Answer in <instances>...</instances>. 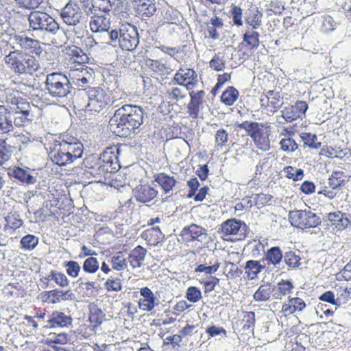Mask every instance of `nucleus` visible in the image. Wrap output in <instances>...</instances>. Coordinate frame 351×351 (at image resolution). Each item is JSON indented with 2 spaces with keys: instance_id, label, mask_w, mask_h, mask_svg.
Segmentation results:
<instances>
[{
  "instance_id": "nucleus-1",
  "label": "nucleus",
  "mask_w": 351,
  "mask_h": 351,
  "mask_svg": "<svg viewBox=\"0 0 351 351\" xmlns=\"http://www.w3.org/2000/svg\"><path fill=\"white\" fill-rule=\"evenodd\" d=\"M144 115V110L141 106L125 104L116 110L110 119V130L117 136H129L136 133L143 123Z\"/></svg>"
},
{
  "instance_id": "nucleus-2",
  "label": "nucleus",
  "mask_w": 351,
  "mask_h": 351,
  "mask_svg": "<svg viewBox=\"0 0 351 351\" xmlns=\"http://www.w3.org/2000/svg\"><path fill=\"white\" fill-rule=\"evenodd\" d=\"M49 157L58 166L77 163L84 153L83 144L75 138H59L49 143Z\"/></svg>"
},
{
  "instance_id": "nucleus-3",
  "label": "nucleus",
  "mask_w": 351,
  "mask_h": 351,
  "mask_svg": "<svg viewBox=\"0 0 351 351\" xmlns=\"http://www.w3.org/2000/svg\"><path fill=\"white\" fill-rule=\"evenodd\" d=\"M4 62L15 73L32 74L40 67L38 60L21 50L10 51L4 58Z\"/></svg>"
},
{
  "instance_id": "nucleus-4",
  "label": "nucleus",
  "mask_w": 351,
  "mask_h": 351,
  "mask_svg": "<svg viewBox=\"0 0 351 351\" xmlns=\"http://www.w3.org/2000/svg\"><path fill=\"white\" fill-rule=\"evenodd\" d=\"M45 84L48 94L58 101L69 99L71 96V82L69 77L62 73L53 72L48 74Z\"/></svg>"
},
{
  "instance_id": "nucleus-5",
  "label": "nucleus",
  "mask_w": 351,
  "mask_h": 351,
  "mask_svg": "<svg viewBox=\"0 0 351 351\" xmlns=\"http://www.w3.org/2000/svg\"><path fill=\"white\" fill-rule=\"evenodd\" d=\"M107 43H118L122 49L126 51L135 49L139 43L136 27L130 24H125L121 25L119 31L111 29L110 32L107 34Z\"/></svg>"
},
{
  "instance_id": "nucleus-6",
  "label": "nucleus",
  "mask_w": 351,
  "mask_h": 351,
  "mask_svg": "<svg viewBox=\"0 0 351 351\" xmlns=\"http://www.w3.org/2000/svg\"><path fill=\"white\" fill-rule=\"evenodd\" d=\"M114 149L118 152L117 148H106L98 158L97 168H90V173L96 179H99V182H101V178L105 177L106 173H114L120 168L117 153H115Z\"/></svg>"
},
{
  "instance_id": "nucleus-7",
  "label": "nucleus",
  "mask_w": 351,
  "mask_h": 351,
  "mask_svg": "<svg viewBox=\"0 0 351 351\" xmlns=\"http://www.w3.org/2000/svg\"><path fill=\"white\" fill-rule=\"evenodd\" d=\"M88 324H82L77 328V333L85 339L95 335L103 322L106 321V314L101 308L93 303L88 305Z\"/></svg>"
},
{
  "instance_id": "nucleus-8",
  "label": "nucleus",
  "mask_w": 351,
  "mask_h": 351,
  "mask_svg": "<svg viewBox=\"0 0 351 351\" xmlns=\"http://www.w3.org/2000/svg\"><path fill=\"white\" fill-rule=\"evenodd\" d=\"M28 21L33 31L56 34L60 28L56 20L43 12H32L28 16Z\"/></svg>"
},
{
  "instance_id": "nucleus-9",
  "label": "nucleus",
  "mask_w": 351,
  "mask_h": 351,
  "mask_svg": "<svg viewBox=\"0 0 351 351\" xmlns=\"http://www.w3.org/2000/svg\"><path fill=\"white\" fill-rule=\"evenodd\" d=\"M289 217L291 224L300 228H315L322 222L320 217L311 210L290 211Z\"/></svg>"
},
{
  "instance_id": "nucleus-10",
  "label": "nucleus",
  "mask_w": 351,
  "mask_h": 351,
  "mask_svg": "<svg viewBox=\"0 0 351 351\" xmlns=\"http://www.w3.org/2000/svg\"><path fill=\"white\" fill-rule=\"evenodd\" d=\"M71 84L84 87L94 82L95 72L90 67L84 64H77L71 67L68 73Z\"/></svg>"
},
{
  "instance_id": "nucleus-11",
  "label": "nucleus",
  "mask_w": 351,
  "mask_h": 351,
  "mask_svg": "<svg viewBox=\"0 0 351 351\" xmlns=\"http://www.w3.org/2000/svg\"><path fill=\"white\" fill-rule=\"evenodd\" d=\"M88 97L86 110L90 112H100L110 101V96L99 87L90 88L88 92Z\"/></svg>"
},
{
  "instance_id": "nucleus-12",
  "label": "nucleus",
  "mask_w": 351,
  "mask_h": 351,
  "mask_svg": "<svg viewBox=\"0 0 351 351\" xmlns=\"http://www.w3.org/2000/svg\"><path fill=\"white\" fill-rule=\"evenodd\" d=\"M60 16L66 24L73 26L84 22L85 19L80 5L71 1L61 10Z\"/></svg>"
},
{
  "instance_id": "nucleus-13",
  "label": "nucleus",
  "mask_w": 351,
  "mask_h": 351,
  "mask_svg": "<svg viewBox=\"0 0 351 351\" xmlns=\"http://www.w3.org/2000/svg\"><path fill=\"white\" fill-rule=\"evenodd\" d=\"M87 15L90 17L89 22L90 30L94 33L104 34V42L107 43V34L111 31L110 14Z\"/></svg>"
},
{
  "instance_id": "nucleus-14",
  "label": "nucleus",
  "mask_w": 351,
  "mask_h": 351,
  "mask_svg": "<svg viewBox=\"0 0 351 351\" xmlns=\"http://www.w3.org/2000/svg\"><path fill=\"white\" fill-rule=\"evenodd\" d=\"M179 237L183 242L196 240L200 243H206L208 240L207 230L194 223L184 228Z\"/></svg>"
},
{
  "instance_id": "nucleus-15",
  "label": "nucleus",
  "mask_w": 351,
  "mask_h": 351,
  "mask_svg": "<svg viewBox=\"0 0 351 351\" xmlns=\"http://www.w3.org/2000/svg\"><path fill=\"white\" fill-rule=\"evenodd\" d=\"M197 82V75L191 69H180L172 80V82L184 86L186 90H191Z\"/></svg>"
},
{
  "instance_id": "nucleus-16",
  "label": "nucleus",
  "mask_w": 351,
  "mask_h": 351,
  "mask_svg": "<svg viewBox=\"0 0 351 351\" xmlns=\"http://www.w3.org/2000/svg\"><path fill=\"white\" fill-rule=\"evenodd\" d=\"M308 109V104L304 101H298L294 105L286 107L281 111L282 117L288 123L302 117Z\"/></svg>"
},
{
  "instance_id": "nucleus-17",
  "label": "nucleus",
  "mask_w": 351,
  "mask_h": 351,
  "mask_svg": "<svg viewBox=\"0 0 351 351\" xmlns=\"http://www.w3.org/2000/svg\"><path fill=\"white\" fill-rule=\"evenodd\" d=\"M14 127H22L27 125L32 119L31 106L29 104H25L21 107L11 108Z\"/></svg>"
},
{
  "instance_id": "nucleus-18",
  "label": "nucleus",
  "mask_w": 351,
  "mask_h": 351,
  "mask_svg": "<svg viewBox=\"0 0 351 351\" xmlns=\"http://www.w3.org/2000/svg\"><path fill=\"white\" fill-rule=\"evenodd\" d=\"M73 318L62 311H53L49 315L48 327L50 328H64L72 325Z\"/></svg>"
},
{
  "instance_id": "nucleus-19",
  "label": "nucleus",
  "mask_w": 351,
  "mask_h": 351,
  "mask_svg": "<svg viewBox=\"0 0 351 351\" xmlns=\"http://www.w3.org/2000/svg\"><path fill=\"white\" fill-rule=\"evenodd\" d=\"M250 136L253 139L257 147L261 149L264 151L269 149L270 141L269 138V134L263 128V124L258 123Z\"/></svg>"
},
{
  "instance_id": "nucleus-20",
  "label": "nucleus",
  "mask_w": 351,
  "mask_h": 351,
  "mask_svg": "<svg viewBox=\"0 0 351 351\" xmlns=\"http://www.w3.org/2000/svg\"><path fill=\"white\" fill-rule=\"evenodd\" d=\"M158 194L154 187L148 184L138 185L134 190L136 200L141 203H147L154 199Z\"/></svg>"
},
{
  "instance_id": "nucleus-21",
  "label": "nucleus",
  "mask_w": 351,
  "mask_h": 351,
  "mask_svg": "<svg viewBox=\"0 0 351 351\" xmlns=\"http://www.w3.org/2000/svg\"><path fill=\"white\" fill-rule=\"evenodd\" d=\"M13 40L23 50H31L36 54L41 52L40 42L37 40L20 34L14 35Z\"/></svg>"
},
{
  "instance_id": "nucleus-22",
  "label": "nucleus",
  "mask_w": 351,
  "mask_h": 351,
  "mask_svg": "<svg viewBox=\"0 0 351 351\" xmlns=\"http://www.w3.org/2000/svg\"><path fill=\"white\" fill-rule=\"evenodd\" d=\"M142 298L138 300V307L143 311L150 312L155 308L156 297L152 290L147 287L140 289Z\"/></svg>"
},
{
  "instance_id": "nucleus-23",
  "label": "nucleus",
  "mask_w": 351,
  "mask_h": 351,
  "mask_svg": "<svg viewBox=\"0 0 351 351\" xmlns=\"http://www.w3.org/2000/svg\"><path fill=\"white\" fill-rule=\"evenodd\" d=\"M306 308L305 302L299 297L289 298L287 303L282 305L281 312L285 317L301 312Z\"/></svg>"
},
{
  "instance_id": "nucleus-24",
  "label": "nucleus",
  "mask_w": 351,
  "mask_h": 351,
  "mask_svg": "<svg viewBox=\"0 0 351 351\" xmlns=\"http://www.w3.org/2000/svg\"><path fill=\"white\" fill-rule=\"evenodd\" d=\"M14 128L11 108L0 106V134H8Z\"/></svg>"
},
{
  "instance_id": "nucleus-25",
  "label": "nucleus",
  "mask_w": 351,
  "mask_h": 351,
  "mask_svg": "<svg viewBox=\"0 0 351 351\" xmlns=\"http://www.w3.org/2000/svg\"><path fill=\"white\" fill-rule=\"evenodd\" d=\"M242 223L235 219H228L221 225V237L225 240H229V236L237 234L241 228Z\"/></svg>"
},
{
  "instance_id": "nucleus-26",
  "label": "nucleus",
  "mask_w": 351,
  "mask_h": 351,
  "mask_svg": "<svg viewBox=\"0 0 351 351\" xmlns=\"http://www.w3.org/2000/svg\"><path fill=\"white\" fill-rule=\"evenodd\" d=\"M328 219L330 225L334 226L338 230L347 228L351 223L347 215L341 211L330 213L328 215Z\"/></svg>"
},
{
  "instance_id": "nucleus-27",
  "label": "nucleus",
  "mask_w": 351,
  "mask_h": 351,
  "mask_svg": "<svg viewBox=\"0 0 351 351\" xmlns=\"http://www.w3.org/2000/svg\"><path fill=\"white\" fill-rule=\"evenodd\" d=\"M68 292L57 289L45 291L40 293L39 300L43 303L54 304L64 300L65 295Z\"/></svg>"
},
{
  "instance_id": "nucleus-28",
  "label": "nucleus",
  "mask_w": 351,
  "mask_h": 351,
  "mask_svg": "<svg viewBox=\"0 0 351 351\" xmlns=\"http://www.w3.org/2000/svg\"><path fill=\"white\" fill-rule=\"evenodd\" d=\"M145 66L152 71L160 75H168L171 73L173 69L162 60L147 59L145 62Z\"/></svg>"
},
{
  "instance_id": "nucleus-29",
  "label": "nucleus",
  "mask_w": 351,
  "mask_h": 351,
  "mask_svg": "<svg viewBox=\"0 0 351 351\" xmlns=\"http://www.w3.org/2000/svg\"><path fill=\"white\" fill-rule=\"evenodd\" d=\"M99 287L95 282H82L77 287V293L81 298H94L99 293Z\"/></svg>"
},
{
  "instance_id": "nucleus-30",
  "label": "nucleus",
  "mask_w": 351,
  "mask_h": 351,
  "mask_svg": "<svg viewBox=\"0 0 351 351\" xmlns=\"http://www.w3.org/2000/svg\"><path fill=\"white\" fill-rule=\"evenodd\" d=\"M156 11L154 0H144L143 2L136 5L137 14L143 19L150 17Z\"/></svg>"
},
{
  "instance_id": "nucleus-31",
  "label": "nucleus",
  "mask_w": 351,
  "mask_h": 351,
  "mask_svg": "<svg viewBox=\"0 0 351 351\" xmlns=\"http://www.w3.org/2000/svg\"><path fill=\"white\" fill-rule=\"evenodd\" d=\"M154 180L161 186L165 193L171 191L176 183L173 177H171L164 173L155 176Z\"/></svg>"
},
{
  "instance_id": "nucleus-32",
  "label": "nucleus",
  "mask_w": 351,
  "mask_h": 351,
  "mask_svg": "<svg viewBox=\"0 0 351 351\" xmlns=\"http://www.w3.org/2000/svg\"><path fill=\"white\" fill-rule=\"evenodd\" d=\"M69 341V335L68 333L61 332L59 333L51 332L48 337L45 339V343L48 346H53L55 344L65 345Z\"/></svg>"
},
{
  "instance_id": "nucleus-33",
  "label": "nucleus",
  "mask_w": 351,
  "mask_h": 351,
  "mask_svg": "<svg viewBox=\"0 0 351 351\" xmlns=\"http://www.w3.org/2000/svg\"><path fill=\"white\" fill-rule=\"evenodd\" d=\"M274 291V287L270 283H264L261 285L254 294L255 301L263 302L267 301L271 298V295Z\"/></svg>"
},
{
  "instance_id": "nucleus-34",
  "label": "nucleus",
  "mask_w": 351,
  "mask_h": 351,
  "mask_svg": "<svg viewBox=\"0 0 351 351\" xmlns=\"http://www.w3.org/2000/svg\"><path fill=\"white\" fill-rule=\"evenodd\" d=\"M256 324V314L253 311H243V317L240 320V325H241L243 331L254 330Z\"/></svg>"
},
{
  "instance_id": "nucleus-35",
  "label": "nucleus",
  "mask_w": 351,
  "mask_h": 351,
  "mask_svg": "<svg viewBox=\"0 0 351 351\" xmlns=\"http://www.w3.org/2000/svg\"><path fill=\"white\" fill-rule=\"evenodd\" d=\"M239 91L233 86H229L221 96V100L227 106L232 105L238 99Z\"/></svg>"
},
{
  "instance_id": "nucleus-36",
  "label": "nucleus",
  "mask_w": 351,
  "mask_h": 351,
  "mask_svg": "<svg viewBox=\"0 0 351 351\" xmlns=\"http://www.w3.org/2000/svg\"><path fill=\"white\" fill-rule=\"evenodd\" d=\"M13 176L27 184H34L36 182V178L21 168H17L13 171Z\"/></svg>"
},
{
  "instance_id": "nucleus-37",
  "label": "nucleus",
  "mask_w": 351,
  "mask_h": 351,
  "mask_svg": "<svg viewBox=\"0 0 351 351\" xmlns=\"http://www.w3.org/2000/svg\"><path fill=\"white\" fill-rule=\"evenodd\" d=\"M39 239L33 234H27L24 236L20 243L22 248L27 250H34L38 244Z\"/></svg>"
},
{
  "instance_id": "nucleus-38",
  "label": "nucleus",
  "mask_w": 351,
  "mask_h": 351,
  "mask_svg": "<svg viewBox=\"0 0 351 351\" xmlns=\"http://www.w3.org/2000/svg\"><path fill=\"white\" fill-rule=\"evenodd\" d=\"M146 250L141 246L135 247L129 254L128 261L130 263H140L144 260L146 254Z\"/></svg>"
},
{
  "instance_id": "nucleus-39",
  "label": "nucleus",
  "mask_w": 351,
  "mask_h": 351,
  "mask_svg": "<svg viewBox=\"0 0 351 351\" xmlns=\"http://www.w3.org/2000/svg\"><path fill=\"white\" fill-rule=\"evenodd\" d=\"M262 14L257 10L250 11L245 21L252 29L258 28L261 24Z\"/></svg>"
},
{
  "instance_id": "nucleus-40",
  "label": "nucleus",
  "mask_w": 351,
  "mask_h": 351,
  "mask_svg": "<svg viewBox=\"0 0 351 351\" xmlns=\"http://www.w3.org/2000/svg\"><path fill=\"white\" fill-rule=\"evenodd\" d=\"M344 173L343 171H335L328 179V185L332 189H337L341 186L344 181Z\"/></svg>"
},
{
  "instance_id": "nucleus-41",
  "label": "nucleus",
  "mask_w": 351,
  "mask_h": 351,
  "mask_svg": "<svg viewBox=\"0 0 351 351\" xmlns=\"http://www.w3.org/2000/svg\"><path fill=\"white\" fill-rule=\"evenodd\" d=\"M304 143L308 147L317 149L321 146V143H317V137L315 134L302 132L300 134Z\"/></svg>"
},
{
  "instance_id": "nucleus-42",
  "label": "nucleus",
  "mask_w": 351,
  "mask_h": 351,
  "mask_svg": "<svg viewBox=\"0 0 351 351\" xmlns=\"http://www.w3.org/2000/svg\"><path fill=\"white\" fill-rule=\"evenodd\" d=\"M243 39L252 48H256L259 45V34L257 32L247 31L243 34Z\"/></svg>"
},
{
  "instance_id": "nucleus-43",
  "label": "nucleus",
  "mask_w": 351,
  "mask_h": 351,
  "mask_svg": "<svg viewBox=\"0 0 351 351\" xmlns=\"http://www.w3.org/2000/svg\"><path fill=\"white\" fill-rule=\"evenodd\" d=\"M27 104L21 98L16 97L12 94L6 95L5 104L3 105L5 108H16V107H21L23 104Z\"/></svg>"
},
{
  "instance_id": "nucleus-44",
  "label": "nucleus",
  "mask_w": 351,
  "mask_h": 351,
  "mask_svg": "<svg viewBox=\"0 0 351 351\" xmlns=\"http://www.w3.org/2000/svg\"><path fill=\"white\" fill-rule=\"evenodd\" d=\"M104 287L107 292H118L122 290L121 280L119 278L108 279L104 283Z\"/></svg>"
},
{
  "instance_id": "nucleus-45",
  "label": "nucleus",
  "mask_w": 351,
  "mask_h": 351,
  "mask_svg": "<svg viewBox=\"0 0 351 351\" xmlns=\"http://www.w3.org/2000/svg\"><path fill=\"white\" fill-rule=\"evenodd\" d=\"M54 280L56 284L60 287H65L69 285V280L63 273L52 271L47 277V280Z\"/></svg>"
},
{
  "instance_id": "nucleus-46",
  "label": "nucleus",
  "mask_w": 351,
  "mask_h": 351,
  "mask_svg": "<svg viewBox=\"0 0 351 351\" xmlns=\"http://www.w3.org/2000/svg\"><path fill=\"white\" fill-rule=\"evenodd\" d=\"M277 289L280 295L285 296L292 293L293 284L289 280H282L277 283Z\"/></svg>"
},
{
  "instance_id": "nucleus-47",
  "label": "nucleus",
  "mask_w": 351,
  "mask_h": 351,
  "mask_svg": "<svg viewBox=\"0 0 351 351\" xmlns=\"http://www.w3.org/2000/svg\"><path fill=\"white\" fill-rule=\"evenodd\" d=\"M71 51L74 62L77 63V64H84V63L88 62V57L82 49L74 47Z\"/></svg>"
},
{
  "instance_id": "nucleus-48",
  "label": "nucleus",
  "mask_w": 351,
  "mask_h": 351,
  "mask_svg": "<svg viewBox=\"0 0 351 351\" xmlns=\"http://www.w3.org/2000/svg\"><path fill=\"white\" fill-rule=\"evenodd\" d=\"M267 259L271 263H280L282 258V254L278 247H273L267 252Z\"/></svg>"
},
{
  "instance_id": "nucleus-49",
  "label": "nucleus",
  "mask_w": 351,
  "mask_h": 351,
  "mask_svg": "<svg viewBox=\"0 0 351 351\" xmlns=\"http://www.w3.org/2000/svg\"><path fill=\"white\" fill-rule=\"evenodd\" d=\"M166 94L170 100L177 101L184 98L186 93V90L183 88L173 87L171 88L167 89Z\"/></svg>"
},
{
  "instance_id": "nucleus-50",
  "label": "nucleus",
  "mask_w": 351,
  "mask_h": 351,
  "mask_svg": "<svg viewBox=\"0 0 351 351\" xmlns=\"http://www.w3.org/2000/svg\"><path fill=\"white\" fill-rule=\"evenodd\" d=\"M284 171L287 173V178L294 181L300 180L304 176V171L302 169H295L291 166H288L284 169Z\"/></svg>"
},
{
  "instance_id": "nucleus-51",
  "label": "nucleus",
  "mask_w": 351,
  "mask_h": 351,
  "mask_svg": "<svg viewBox=\"0 0 351 351\" xmlns=\"http://www.w3.org/2000/svg\"><path fill=\"white\" fill-rule=\"evenodd\" d=\"M228 140V133L226 130L219 129L216 132L215 135V141L218 147L221 148L226 147L227 145L226 143Z\"/></svg>"
},
{
  "instance_id": "nucleus-52",
  "label": "nucleus",
  "mask_w": 351,
  "mask_h": 351,
  "mask_svg": "<svg viewBox=\"0 0 351 351\" xmlns=\"http://www.w3.org/2000/svg\"><path fill=\"white\" fill-rule=\"evenodd\" d=\"M185 297L187 300L195 303L201 300L202 293L197 287H190L186 289Z\"/></svg>"
},
{
  "instance_id": "nucleus-53",
  "label": "nucleus",
  "mask_w": 351,
  "mask_h": 351,
  "mask_svg": "<svg viewBox=\"0 0 351 351\" xmlns=\"http://www.w3.org/2000/svg\"><path fill=\"white\" fill-rule=\"evenodd\" d=\"M281 149L283 151L293 152L295 151L298 146L295 141L291 138H282L280 142Z\"/></svg>"
},
{
  "instance_id": "nucleus-54",
  "label": "nucleus",
  "mask_w": 351,
  "mask_h": 351,
  "mask_svg": "<svg viewBox=\"0 0 351 351\" xmlns=\"http://www.w3.org/2000/svg\"><path fill=\"white\" fill-rule=\"evenodd\" d=\"M202 101L196 99L195 98L191 97V101L188 105V112L189 117L193 119H196L199 113V106Z\"/></svg>"
},
{
  "instance_id": "nucleus-55",
  "label": "nucleus",
  "mask_w": 351,
  "mask_h": 351,
  "mask_svg": "<svg viewBox=\"0 0 351 351\" xmlns=\"http://www.w3.org/2000/svg\"><path fill=\"white\" fill-rule=\"evenodd\" d=\"M264 267H265L262 265H246L243 268L245 269L247 278L250 279H254L256 274Z\"/></svg>"
},
{
  "instance_id": "nucleus-56",
  "label": "nucleus",
  "mask_w": 351,
  "mask_h": 351,
  "mask_svg": "<svg viewBox=\"0 0 351 351\" xmlns=\"http://www.w3.org/2000/svg\"><path fill=\"white\" fill-rule=\"evenodd\" d=\"M209 66L211 69L219 71H222L225 66V62L219 54L215 53L212 60L209 62Z\"/></svg>"
},
{
  "instance_id": "nucleus-57",
  "label": "nucleus",
  "mask_w": 351,
  "mask_h": 351,
  "mask_svg": "<svg viewBox=\"0 0 351 351\" xmlns=\"http://www.w3.org/2000/svg\"><path fill=\"white\" fill-rule=\"evenodd\" d=\"M10 158L9 148L6 146L5 140L0 139V164L8 161Z\"/></svg>"
},
{
  "instance_id": "nucleus-58",
  "label": "nucleus",
  "mask_w": 351,
  "mask_h": 351,
  "mask_svg": "<svg viewBox=\"0 0 351 351\" xmlns=\"http://www.w3.org/2000/svg\"><path fill=\"white\" fill-rule=\"evenodd\" d=\"M181 335H169L164 340V345L165 346H171L172 348H176V346H180V343L182 342Z\"/></svg>"
},
{
  "instance_id": "nucleus-59",
  "label": "nucleus",
  "mask_w": 351,
  "mask_h": 351,
  "mask_svg": "<svg viewBox=\"0 0 351 351\" xmlns=\"http://www.w3.org/2000/svg\"><path fill=\"white\" fill-rule=\"evenodd\" d=\"M300 251H298L297 253L293 251H289L285 253L284 260L285 263H299L301 260Z\"/></svg>"
},
{
  "instance_id": "nucleus-60",
  "label": "nucleus",
  "mask_w": 351,
  "mask_h": 351,
  "mask_svg": "<svg viewBox=\"0 0 351 351\" xmlns=\"http://www.w3.org/2000/svg\"><path fill=\"white\" fill-rule=\"evenodd\" d=\"M18 215L10 214L5 217V220L13 229H17L22 226L23 222L21 219H18Z\"/></svg>"
},
{
  "instance_id": "nucleus-61",
  "label": "nucleus",
  "mask_w": 351,
  "mask_h": 351,
  "mask_svg": "<svg viewBox=\"0 0 351 351\" xmlns=\"http://www.w3.org/2000/svg\"><path fill=\"white\" fill-rule=\"evenodd\" d=\"M19 5L27 9H35L40 5L43 0H16Z\"/></svg>"
},
{
  "instance_id": "nucleus-62",
  "label": "nucleus",
  "mask_w": 351,
  "mask_h": 351,
  "mask_svg": "<svg viewBox=\"0 0 351 351\" xmlns=\"http://www.w3.org/2000/svg\"><path fill=\"white\" fill-rule=\"evenodd\" d=\"M254 201L256 205L263 206L268 203L272 198L271 195H266L263 193L254 195Z\"/></svg>"
},
{
  "instance_id": "nucleus-63",
  "label": "nucleus",
  "mask_w": 351,
  "mask_h": 351,
  "mask_svg": "<svg viewBox=\"0 0 351 351\" xmlns=\"http://www.w3.org/2000/svg\"><path fill=\"white\" fill-rule=\"evenodd\" d=\"M232 21L237 26H241L242 22V10L241 8L234 6L232 10Z\"/></svg>"
},
{
  "instance_id": "nucleus-64",
  "label": "nucleus",
  "mask_w": 351,
  "mask_h": 351,
  "mask_svg": "<svg viewBox=\"0 0 351 351\" xmlns=\"http://www.w3.org/2000/svg\"><path fill=\"white\" fill-rule=\"evenodd\" d=\"M219 265H213L210 266H206L205 265H198L195 271L197 272H204L206 274H214L217 271Z\"/></svg>"
}]
</instances>
